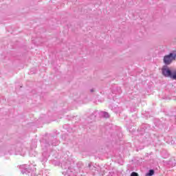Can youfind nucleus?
<instances>
[{
  "label": "nucleus",
  "instance_id": "nucleus-1",
  "mask_svg": "<svg viewBox=\"0 0 176 176\" xmlns=\"http://www.w3.org/2000/svg\"><path fill=\"white\" fill-rule=\"evenodd\" d=\"M176 58V53H170L164 57V63L166 65H170V63H173Z\"/></svg>",
  "mask_w": 176,
  "mask_h": 176
},
{
  "label": "nucleus",
  "instance_id": "nucleus-2",
  "mask_svg": "<svg viewBox=\"0 0 176 176\" xmlns=\"http://www.w3.org/2000/svg\"><path fill=\"white\" fill-rule=\"evenodd\" d=\"M162 74L164 76H166V78H171L173 77V70H170V68H168L166 66H164L162 68Z\"/></svg>",
  "mask_w": 176,
  "mask_h": 176
},
{
  "label": "nucleus",
  "instance_id": "nucleus-3",
  "mask_svg": "<svg viewBox=\"0 0 176 176\" xmlns=\"http://www.w3.org/2000/svg\"><path fill=\"white\" fill-rule=\"evenodd\" d=\"M20 168L23 174H28L31 173V169L30 168V166L28 165H21L20 166Z\"/></svg>",
  "mask_w": 176,
  "mask_h": 176
},
{
  "label": "nucleus",
  "instance_id": "nucleus-4",
  "mask_svg": "<svg viewBox=\"0 0 176 176\" xmlns=\"http://www.w3.org/2000/svg\"><path fill=\"white\" fill-rule=\"evenodd\" d=\"M15 155H21V156H25V148L21 149L20 153H16Z\"/></svg>",
  "mask_w": 176,
  "mask_h": 176
},
{
  "label": "nucleus",
  "instance_id": "nucleus-5",
  "mask_svg": "<svg viewBox=\"0 0 176 176\" xmlns=\"http://www.w3.org/2000/svg\"><path fill=\"white\" fill-rule=\"evenodd\" d=\"M155 174V170H150L149 171H148V173H146V175L145 176H152V175H153Z\"/></svg>",
  "mask_w": 176,
  "mask_h": 176
},
{
  "label": "nucleus",
  "instance_id": "nucleus-6",
  "mask_svg": "<svg viewBox=\"0 0 176 176\" xmlns=\"http://www.w3.org/2000/svg\"><path fill=\"white\" fill-rule=\"evenodd\" d=\"M101 115L103 118H109V114L107 112L102 111L101 112Z\"/></svg>",
  "mask_w": 176,
  "mask_h": 176
},
{
  "label": "nucleus",
  "instance_id": "nucleus-7",
  "mask_svg": "<svg viewBox=\"0 0 176 176\" xmlns=\"http://www.w3.org/2000/svg\"><path fill=\"white\" fill-rule=\"evenodd\" d=\"M171 79H173V80H176V70H173Z\"/></svg>",
  "mask_w": 176,
  "mask_h": 176
},
{
  "label": "nucleus",
  "instance_id": "nucleus-8",
  "mask_svg": "<svg viewBox=\"0 0 176 176\" xmlns=\"http://www.w3.org/2000/svg\"><path fill=\"white\" fill-rule=\"evenodd\" d=\"M131 176H138V173H135V172H133L131 174Z\"/></svg>",
  "mask_w": 176,
  "mask_h": 176
},
{
  "label": "nucleus",
  "instance_id": "nucleus-9",
  "mask_svg": "<svg viewBox=\"0 0 176 176\" xmlns=\"http://www.w3.org/2000/svg\"><path fill=\"white\" fill-rule=\"evenodd\" d=\"M90 91H91V93L94 92V89H91L90 90Z\"/></svg>",
  "mask_w": 176,
  "mask_h": 176
},
{
  "label": "nucleus",
  "instance_id": "nucleus-10",
  "mask_svg": "<svg viewBox=\"0 0 176 176\" xmlns=\"http://www.w3.org/2000/svg\"><path fill=\"white\" fill-rule=\"evenodd\" d=\"M91 166V164H89V167H90Z\"/></svg>",
  "mask_w": 176,
  "mask_h": 176
}]
</instances>
